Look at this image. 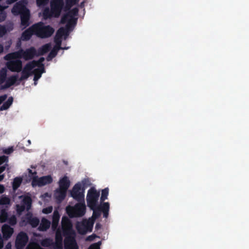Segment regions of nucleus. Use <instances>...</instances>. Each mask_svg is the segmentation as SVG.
<instances>
[{"label":"nucleus","instance_id":"nucleus-44","mask_svg":"<svg viewBox=\"0 0 249 249\" xmlns=\"http://www.w3.org/2000/svg\"><path fill=\"white\" fill-rule=\"evenodd\" d=\"M57 54V53L56 52V51L55 50H52L49 53L47 57V60L48 61H50L52 60L53 58L55 57L56 55Z\"/></svg>","mask_w":249,"mask_h":249},{"label":"nucleus","instance_id":"nucleus-33","mask_svg":"<svg viewBox=\"0 0 249 249\" xmlns=\"http://www.w3.org/2000/svg\"><path fill=\"white\" fill-rule=\"evenodd\" d=\"M22 205H24L25 208L26 207L27 210H29L32 204V199L31 197L29 196L25 197L22 200Z\"/></svg>","mask_w":249,"mask_h":249},{"label":"nucleus","instance_id":"nucleus-24","mask_svg":"<svg viewBox=\"0 0 249 249\" xmlns=\"http://www.w3.org/2000/svg\"><path fill=\"white\" fill-rule=\"evenodd\" d=\"M51 222L46 218H43L38 227V230L42 231H46L50 227Z\"/></svg>","mask_w":249,"mask_h":249},{"label":"nucleus","instance_id":"nucleus-6","mask_svg":"<svg viewBox=\"0 0 249 249\" xmlns=\"http://www.w3.org/2000/svg\"><path fill=\"white\" fill-rule=\"evenodd\" d=\"M29 237L27 234L23 231H20L17 236L15 240L16 249H23L27 244Z\"/></svg>","mask_w":249,"mask_h":249},{"label":"nucleus","instance_id":"nucleus-11","mask_svg":"<svg viewBox=\"0 0 249 249\" xmlns=\"http://www.w3.org/2000/svg\"><path fill=\"white\" fill-rule=\"evenodd\" d=\"M53 181V178L51 176H46L40 178L35 177L32 180V185H37L38 186H42L50 184Z\"/></svg>","mask_w":249,"mask_h":249},{"label":"nucleus","instance_id":"nucleus-2","mask_svg":"<svg viewBox=\"0 0 249 249\" xmlns=\"http://www.w3.org/2000/svg\"><path fill=\"white\" fill-rule=\"evenodd\" d=\"M28 1L27 0H20L17 2L13 7L11 12L14 16H20V26L23 29L26 28L30 24V11L27 7Z\"/></svg>","mask_w":249,"mask_h":249},{"label":"nucleus","instance_id":"nucleus-55","mask_svg":"<svg viewBox=\"0 0 249 249\" xmlns=\"http://www.w3.org/2000/svg\"><path fill=\"white\" fill-rule=\"evenodd\" d=\"M14 151V149L12 147H8L3 150V152L6 154H10Z\"/></svg>","mask_w":249,"mask_h":249},{"label":"nucleus","instance_id":"nucleus-20","mask_svg":"<svg viewBox=\"0 0 249 249\" xmlns=\"http://www.w3.org/2000/svg\"><path fill=\"white\" fill-rule=\"evenodd\" d=\"M13 29V24L7 25L0 24V38L2 37L7 32L11 31Z\"/></svg>","mask_w":249,"mask_h":249},{"label":"nucleus","instance_id":"nucleus-28","mask_svg":"<svg viewBox=\"0 0 249 249\" xmlns=\"http://www.w3.org/2000/svg\"><path fill=\"white\" fill-rule=\"evenodd\" d=\"M13 102V98L12 97H9L7 100L4 102L3 105L0 107V110L3 111L7 110L12 105Z\"/></svg>","mask_w":249,"mask_h":249},{"label":"nucleus","instance_id":"nucleus-17","mask_svg":"<svg viewBox=\"0 0 249 249\" xmlns=\"http://www.w3.org/2000/svg\"><path fill=\"white\" fill-rule=\"evenodd\" d=\"M1 231L3 236L5 239L10 238L14 232V229L7 224L2 226Z\"/></svg>","mask_w":249,"mask_h":249},{"label":"nucleus","instance_id":"nucleus-37","mask_svg":"<svg viewBox=\"0 0 249 249\" xmlns=\"http://www.w3.org/2000/svg\"><path fill=\"white\" fill-rule=\"evenodd\" d=\"M8 220V213L5 210H2L1 211L0 214V222L1 223H4L7 221Z\"/></svg>","mask_w":249,"mask_h":249},{"label":"nucleus","instance_id":"nucleus-31","mask_svg":"<svg viewBox=\"0 0 249 249\" xmlns=\"http://www.w3.org/2000/svg\"><path fill=\"white\" fill-rule=\"evenodd\" d=\"M43 16L45 19L50 18L52 17L58 18L60 16H57L56 13L52 12L48 9H45L43 12Z\"/></svg>","mask_w":249,"mask_h":249},{"label":"nucleus","instance_id":"nucleus-34","mask_svg":"<svg viewBox=\"0 0 249 249\" xmlns=\"http://www.w3.org/2000/svg\"><path fill=\"white\" fill-rule=\"evenodd\" d=\"M22 182V178H15L13 180L12 187L14 190H17L20 185Z\"/></svg>","mask_w":249,"mask_h":249},{"label":"nucleus","instance_id":"nucleus-16","mask_svg":"<svg viewBox=\"0 0 249 249\" xmlns=\"http://www.w3.org/2000/svg\"><path fill=\"white\" fill-rule=\"evenodd\" d=\"M33 35H35L34 24L22 33L21 38L23 41H27L30 39Z\"/></svg>","mask_w":249,"mask_h":249},{"label":"nucleus","instance_id":"nucleus-40","mask_svg":"<svg viewBox=\"0 0 249 249\" xmlns=\"http://www.w3.org/2000/svg\"><path fill=\"white\" fill-rule=\"evenodd\" d=\"M41 245L44 247H49L53 244L52 240L50 238H46L43 239L41 243Z\"/></svg>","mask_w":249,"mask_h":249},{"label":"nucleus","instance_id":"nucleus-46","mask_svg":"<svg viewBox=\"0 0 249 249\" xmlns=\"http://www.w3.org/2000/svg\"><path fill=\"white\" fill-rule=\"evenodd\" d=\"M49 0H36V3L38 6L40 7L46 5Z\"/></svg>","mask_w":249,"mask_h":249},{"label":"nucleus","instance_id":"nucleus-4","mask_svg":"<svg viewBox=\"0 0 249 249\" xmlns=\"http://www.w3.org/2000/svg\"><path fill=\"white\" fill-rule=\"evenodd\" d=\"M93 225L94 221H93V220L85 219L81 222H77L76 228L79 233L84 235L92 231Z\"/></svg>","mask_w":249,"mask_h":249},{"label":"nucleus","instance_id":"nucleus-9","mask_svg":"<svg viewBox=\"0 0 249 249\" xmlns=\"http://www.w3.org/2000/svg\"><path fill=\"white\" fill-rule=\"evenodd\" d=\"M71 196L76 200L81 201L84 200V195L81 191V186L79 183H76L73 187L71 192Z\"/></svg>","mask_w":249,"mask_h":249},{"label":"nucleus","instance_id":"nucleus-41","mask_svg":"<svg viewBox=\"0 0 249 249\" xmlns=\"http://www.w3.org/2000/svg\"><path fill=\"white\" fill-rule=\"evenodd\" d=\"M10 199L7 196H2L0 198V205H4L10 204Z\"/></svg>","mask_w":249,"mask_h":249},{"label":"nucleus","instance_id":"nucleus-19","mask_svg":"<svg viewBox=\"0 0 249 249\" xmlns=\"http://www.w3.org/2000/svg\"><path fill=\"white\" fill-rule=\"evenodd\" d=\"M70 185V181L67 176H64L59 181V188L67 190Z\"/></svg>","mask_w":249,"mask_h":249},{"label":"nucleus","instance_id":"nucleus-48","mask_svg":"<svg viewBox=\"0 0 249 249\" xmlns=\"http://www.w3.org/2000/svg\"><path fill=\"white\" fill-rule=\"evenodd\" d=\"M15 53L17 55L18 59H19L20 58H23V49H20L19 50L15 52Z\"/></svg>","mask_w":249,"mask_h":249},{"label":"nucleus","instance_id":"nucleus-5","mask_svg":"<svg viewBox=\"0 0 249 249\" xmlns=\"http://www.w3.org/2000/svg\"><path fill=\"white\" fill-rule=\"evenodd\" d=\"M99 196V192H97L93 187L88 191L87 196V202L88 206L90 209H92L97 205Z\"/></svg>","mask_w":249,"mask_h":249},{"label":"nucleus","instance_id":"nucleus-32","mask_svg":"<svg viewBox=\"0 0 249 249\" xmlns=\"http://www.w3.org/2000/svg\"><path fill=\"white\" fill-rule=\"evenodd\" d=\"M69 32L66 27H60L57 30L55 35L62 38L63 36H68Z\"/></svg>","mask_w":249,"mask_h":249},{"label":"nucleus","instance_id":"nucleus-64","mask_svg":"<svg viewBox=\"0 0 249 249\" xmlns=\"http://www.w3.org/2000/svg\"><path fill=\"white\" fill-rule=\"evenodd\" d=\"M95 237V234H93L92 235L88 236L87 239H88V240H89L90 241H92V240H93L94 239Z\"/></svg>","mask_w":249,"mask_h":249},{"label":"nucleus","instance_id":"nucleus-53","mask_svg":"<svg viewBox=\"0 0 249 249\" xmlns=\"http://www.w3.org/2000/svg\"><path fill=\"white\" fill-rule=\"evenodd\" d=\"M8 157L6 156H2L0 157V165L8 161Z\"/></svg>","mask_w":249,"mask_h":249},{"label":"nucleus","instance_id":"nucleus-18","mask_svg":"<svg viewBox=\"0 0 249 249\" xmlns=\"http://www.w3.org/2000/svg\"><path fill=\"white\" fill-rule=\"evenodd\" d=\"M60 219V214L57 210L53 212L52 223V229L53 230L55 231L58 225L59 221Z\"/></svg>","mask_w":249,"mask_h":249},{"label":"nucleus","instance_id":"nucleus-14","mask_svg":"<svg viewBox=\"0 0 249 249\" xmlns=\"http://www.w3.org/2000/svg\"><path fill=\"white\" fill-rule=\"evenodd\" d=\"M35 56H37V51L34 47H31L23 50V59L25 60H31Z\"/></svg>","mask_w":249,"mask_h":249},{"label":"nucleus","instance_id":"nucleus-49","mask_svg":"<svg viewBox=\"0 0 249 249\" xmlns=\"http://www.w3.org/2000/svg\"><path fill=\"white\" fill-rule=\"evenodd\" d=\"M15 53L17 55L18 59H19L20 58H23V49H20L19 50L15 52Z\"/></svg>","mask_w":249,"mask_h":249},{"label":"nucleus","instance_id":"nucleus-52","mask_svg":"<svg viewBox=\"0 0 249 249\" xmlns=\"http://www.w3.org/2000/svg\"><path fill=\"white\" fill-rule=\"evenodd\" d=\"M7 17L6 12H0V23L4 21Z\"/></svg>","mask_w":249,"mask_h":249},{"label":"nucleus","instance_id":"nucleus-1","mask_svg":"<svg viewBox=\"0 0 249 249\" xmlns=\"http://www.w3.org/2000/svg\"><path fill=\"white\" fill-rule=\"evenodd\" d=\"M61 227L63 234L65 236L64 241L65 249H79L75 240V231L73 229L71 220L67 216H63Z\"/></svg>","mask_w":249,"mask_h":249},{"label":"nucleus","instance_id":"nucleus-10","mask_svg":"<svg viewBox=\"0 0 249 249\" xmlns=\"http://www.w3.org/2000/svg\"><path fill=\"white\" fill-rule=\"evenodd\" d=\"M64 6V0H51L50 7L52 12L60 16Z\"/></svg>","mask_w":249,"mask_h":249},{"label":"nucleus","instance_id":"nucleus-29","mask_svg":"<svg viewBox=\"0 0 249 249\" xmlns=\"http://www.w3.org/2000/svg\"><path fill=\"white\" fill-rule=\"evenodd\" d=\"M45 59L44 57H40L37 61L33 60L30 62L32 66H34V68L36 67H38V68H44V65L43 64V62L44 61Z\"/></svg>","mask_w":249,"mask_h":249},{"label":"nucleus","instance_id":"nucleus-15","mask_svg":"<svg viewBox=\"0 0 249 249\" xmlns=\"http://www.w3.org/2000/svg\"><path fill=\"white\" fill-rule=\"evenodd\" d=\"M18 75L17 74L12 75L8 78L6 77V79L4 82H5V84L0 86V89H5L14 85L18 81Z\"/></svg>","mask_w":249,"mask_h":249},{"label":"nucleus","instance_id":"nucleus-50","mask_svg":"<svg viewBox=\"0 0 249 249\" xmlns=\"http://www.w3.org/2000/svg\"><path fill=\"white\" fill-rule=\"evenodd\" d=\"M62 38L55 35L54 38V41L57 46H61L62 43Z\"/></svg>","mask_w":249,"mask_h":249},{"label":"nucleus","instance_id":"nucleus-62","mask_svg":"<svg viewBox=\"0 0 249 249\" xmlns=\"http://www.w3.org/2000/svg\"><path fill=\"white\" fill-rule=\"evenodd\" d=\"M6 165L0 167V174L2 173L6 169Z\"/></svg>","mask_w":249,"mask_h":249},{"label":"nucleus","instance_id":"nucleus-61","mask_svg":"<svg viewBox=\"0 0 249 249\" xmlns=\"http://www.w3.org/2000/svg\"><path fill=\"white\" fill-rule=\"evenodd\" d=\"M18 0H6V3L7 4H12L13 3H14L15 2L18 1Z\"/></svg>","mask_w":249,"mask_h":249},{"label":"nucleus","instance_id":"nucleus-23","mask_svg":"<svg viewBox=\"0 0 249 249\" xmlns=\"http://www.w3.org/2000/svg\"><path fill=\"white\" fill-rule=\"evenodd\" d=\"M66 190H62L60 188L56 190L55 195L56 199L59 202L62 201L66 196Z\"/></svg>","mask_w":249,"mask_h":249},{"label":"nucleus","instance_id":"nucleus-39","mask_svg":"<svg viewBox=\"0 0 249 249\" xmlns=\"http://www.w3.org/2000/svg\"><path fill=\"white\" fill-rule=\"evenodd\" d=\"M4 58L6 60H15L18 59L15 52L8 53L5 55Z\"/></svg>","mask_w":249,"mask_h":249},{"label":"nucleus","instance_id":"nucleus-60","mask_svg":"<svg viewBox=\"0 0 249 249\" xmlns=\"http://www.w3.org/2000/svg\"><path fill=\"white\" fill-rule=\"evenodd\" d=\"M5 188L3 185L0 184V194H2L4 192Z\"/></svg>","mask_w":249,"mask_h":249},{"label":"nucleus","instance_id":"nucleus-7","mask_svg":"<svg viewBox=\"0 0 249 249\" xmlns=\"http://www.w3.org/2000/svg\"><path fill=\"white\" fill-rule=\"evenodd\" d=\"M86 213V206L84 203L76 204L71 209V212L68 213L71 217H77L83 216Z\"/></svg>","mask_w":249,"mask_h":249},{"label":"nucleus","instance_id":"nucleus-3","mask_svg":"<svg viewBox=\"0 0 249 249\" xmlns=\"http://www.w3.org/2000/svg\"><path fill=\"white\" fill-rule=\"evenodd\" d=\"M35 35L40 38H46L52 36L54 29L50 25H45L42 22L34 24Z\"/></svg>","mask_w":249,"mask_h":249},{"label":"nucleus","instance_id":"nucleus-58","mask_svg":"<svg viewBox=\"0 0 249 249\" xmlns=\"http://www.w3.org/2000/svg\"><path fill=\"white\" fill-rule=\"evenodd\" d=\"M8 7L7 6L0 4V12H5L4 10Z\"/></svg>","mask_w":249,"mask_h":249},{"label":"nucleus","instance_id":"nucleus-54","mask_svg":"<svg viewBox=\"0 0 249 249\" xmlns=\"http://www.w3.org/2000/svg\"><path fill=\"white\" fill-rule=\"evenodd\" d=\"M100 244V242H99L97 243H94L91 245L89 249H100L99 244Z\"/></svg>","mask_w":249,"mask_h":249},{"label":"nucleus","instance_id":"nucleus-13","mask_svg":"<svg viewBox=\"0 0 249 249\" xmlns=\"http://www.w3.org/2000/svg\"><path fill=\"white\" fill-rule=\"evenodd\" d=\"M79 10L78 8L74 7L70 10L67 13L63 15L61 17L60 23L65 24L68 21L69 18H75L74 17L77 16L78 14Z\"/></svg>","mask_w":249,"mask_h":249},{"label":"nucleus","instance_id":"nucleus-21","mask_svg":"<svg viewBox=\"0 0 249 249\" xmlns=\"http://www.w3.org/2000/svg\"><path fill=\"white\" fill-rule=\"evenodd\" d=\"M51 49L50 43H47L39 48L37 51V56L43 55L48 52Z\"/></svg>","mask_w":249,"mask_h":249},{"label":"nucleus","instance_id":"nucleus-26","mask_svg":"<svg viewBox=\"0 0 249 249\" xmlns=\"http://www.w3.org/2000/svg\"><path fill=\"white\" fill-rule=\"evenodd\" d=\"M77 18H69L65 27L69 31H72L77 23Z\"/></svg>","mask_w":249,"mask_h":249},{"label":"nucleus","instance_id":"nucleus-56","mask_svg":"<svg viewBox=\"0 0 249 249\" xmlns=\"http://www.w3.org/2000/svg\"><path fill=\"white\" fill-rule=\"evenodd\" d=\"M29 170V176L33 178V179L34 178V177H37L36 176V172H33L32 170L31 169H28Z\"/></svg>","mask_w":249,"mask_h":249},{"label":"nucleus","instance_id":"nucleus-8","mask_svg":"<svg viewBox=\"0 0 249 249\" xmlns=\"http://www.w3.org/2000/svg\"><path fill=\"white\" fill-rule=\"evenodd\" d=\"M6 64L7 68L12 72H19L22 68V62L20 59L7 60Z\"/></svg>","mask_w":249,"mask_h":249},{"label":"nucleus","instance_id":"nucleus-47","mask_svg":"<svg viewBox=\"0 0 249 249\" xmlns=\"http://www.w3.org/2000/svg\"><path fill=\"white\" fill-rule=\"evenodd\" d=\"M53 244V248L54 249H63V242H59L55 241Z\"/></svg>","mask_w":249,"mask_h":249},{"label":"nucleus","instance_id":"nucleus-59","mask_svg":"<svg viewBox=\"0 0 249 249\" xmlns=\"http://www.w3.org/2000/svg\"><path fill=\"white\" fill-rule=\"evenodd\" d=\"M61 49H63V48H62L61 46H57V45L55 44V46H54V47L53 48V50H55V51H56V52L57 53H58V51L59 50H61Z\"/></svg>","mask_w":249,"mask_h":249},{"label":"nucleus","instance_id":"nucleus-51","mask_svg":"<svg viewBox=\"0 0 249 249\" xmlns=\"http://www.w3.org/2000/svg\"><path fill=\"white\" fill-rule=\"evenodd\" d=\"M53 211V207L49 206L47 208H44L42 210L43 213L45 214H49L52 212Z\"/></svg>","mask_w":249,"mask_h":249},{"label":"nucleus","instance_id":"nucleus-30","mask_svg":"<svg viewBox=\"0 0 249 249\" xmlns=\"http://www.w3.org/2000/svg\"><path fill=\"white\" fill-rule=\"evenodd\" d=\"M7 76V70L6 68L0 69V85L4 83Z\"/></svg>","mask_w":249,"mask_h":249},{"label":"nucleus","instance_id":"nucleus-22","mask_svg":"<svg viewBox=\"0 0 249 249\" xmlns=\"http://www.w3.org/2000/svg\"><path fill=\"white\" fill-rule=\"evenodd\" d=\"M27 222L33 227L36 228L39 223V220L37 217H33L32 214H28L26 218Z\"/></svg>","mask_w":249,"mask_h":249},{"label":"nucleus","instance_id":"nucleus-38","mask_svg":"<svg viewBox=\"0 0 249 249\" xmlns=\"http://www.w3.org/2000/svg\"><path fill=\"white\" fill-rule=\"evenodd\" d=\"M98 208L101 212L109 211V204L108 202H101L100 206H98Z\"/></svg>","mask_w":249,"mask_h":249},{"label":"nucleus","instance_id":"nucleus-25","mask_svg":"<svg viewBox=\"0 0 249 249\" xmlns=\"http://www.w3.org/2000/svg\"><path fill=\"white\" fill-rule=\"evenodd\" d=\"M45 72L44 68H36L33 71L32 74H34V80L35 84H36V82L41 77L43 73Z\"/></svg>","mask_w":249,"mask_h":249},{"label":"nucleus","instance_id":"nucleus-57","mask_svg":"<svg viewBox=\"0 0 249 249\" xmlns=\"http://www.w3.org/2000/svg\"><path fill=\"white\" fill-rule=\"evenodd\" d=\"M7 98V94H4L3 95L0 96V105Z\"/></svg>","mask_w":249,"mask_h":249},{"label":"nucleus","instance_id":"nucleus-42","mask_svg":"<svg viewBox=\"0 0 249 249\" xmlns=\"http://www.w3.org/2000/svg\"><path fill=\"white\" fill-rule=\"evenodd\" d=\"M55 241L63 242V237L61 231L58 229L55 233Z\"/></svg>","mask_w":249,"mask_h":249},{"label":"nucleus","instance_id":"nucleus-36","mask_svg":"<svg viewBox=\"0 0 249 249\" xmlns=\"http://www.w3.org/2000/svg\"><path fill=\"white\" fill-rule=\"evenodd\" d=\"M66 6L65 10H69L77 2V0H65Z\"/></svg>","mask_w":249,"mask_h":249},{"label":"nucleus","instance_id":"nucleus-12","mask_svg":"<svg viewBox=\"0 0 249 249\" xmlns=\"http://www.w3.org/2000/svg\"><path fill=\"white\" fill-rule=\"evenodd\" d=\"M34 66L32 65L30 62L26 64L23 69L21 70V75L19 78V82L27 79L30 75L32 74Z\"/></svg>","mask_w":249,"mask_h":249},{"label":"nucleus","instance_id":"nucleus-27","mask_svg":"<svg viewBox=\"0 0 249 249\" xmlns=\"http://www.w3.org/2000/svg\"><path fill=\"white\" fill-rule=\"evenodd\" d=\"M90 209L93 211V213L92 217L91 218H89V219L93 220V221H94V222L95 220L100 216L101 211H100L99 208H98L97 205H96V206H95L92 209Z\"/></svg>","mask_w":249,"mask_h":249},{"label":"nucleus","instance_id":"nucleus-45","mask_svg":"<svg viewBox=\"0 0 249 249\" xmlns=\"http://www.w3.org/2000/svg\"><path fill=\"white\" fill-rule=\"evenodd\" d=\"M25 206L22 204L16 205V210L19 214L21 213L25 210Z\"/></svg>","mask_w":249,"mask_h":249},{"label":"nucleus","instance_id":"nucleus-63","mask_svg":"<svg viewBox=\"0 0 249 249\" xmlns=\"http://www.w3.org/2000/svg\"><path fill=\"white\" fill-rule=\"evenodd\" d=\"M102 212L103 213V216L105 218H107L108 216L109 211H104Z\"/></svg>","mask_w":249,"mask_h":249},{"label":"nucleus","instance_id":"nucleus-35","mask_svg":"<svg viewBox=\"0 0 249 249\" xmlns=\"http://www.w3.org/2000/svg\"><path fill=\"white\" fill-rule=\"evenodd\" d=\"M108 193L109 189L108 188H106L102 190L101 196L100 197L101 202H104L106 199L107 198Z\"/></svg>","mask_w":249,"mask_h":249},{"label":"nucleus","instance_id":"nucleus-43","mask_svg":"<svg viewBox=\"0 0 249 249\" xmlns=\"http://www.w3.org/2000/svg\"><path fill=\"white\" fill-rule=\"evenodd\" d=\"M8 223L11 226H14L17 222V218L15 215H13L7 220Z\"/></svg>","mask_w":249,"mask_h":249}]
</instances>
